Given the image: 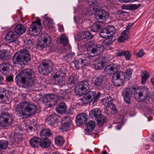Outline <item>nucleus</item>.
I'll return each mask as SVG.
<instances>
[{
    "label": "nucleus",
    "instance_id": "9b49d317",
    "mask_svg": "<svg viewBox=\"0 0 154 154\" xmlns=\"http://www.w3.org/2000/svg\"><path fill=\"white\" fill-rule=\"evenodd\" d=\"M136 88L134 86L129 87L124 90L123 92L124 100L127 103H129L131 102V98L132 94L135 92Z\"/></svg>",
    "mask_w": 154,
    "mask_h": 154
},
{
    "label": "nucleus",
    "instance_id": "49530a36",
    "mask_svg": "<svg viewBox=\"0 0 154 154\" xmlns=\"http://www.w3.org/2000/svg\"><path fill=\"white\" fill-rule=\"evenodd\" d=\"M150 76V74L148 72H146L141 76V84L143 85L144 84Z\"/></svg>",
    "mask_w": 154,
    "mask_h": 154
},
{
    "label": "nucleus",
    "instance_id": "09e8293b",
    "mask_svg": "<svg viewBox=\"0 0 154 154\" xmlns=\"http://www.w3.org/2000/svg\"><path fill=\"white\" fill-rule=\"evenodd\" d=\"M100 37L105 38L109 36L108 32H107L106 28L102 30L99 33Z\"/></svg>",
    "mask_w": 154,
    "mask_h": 154
},
{
    "label": "nucleus",
    "instance_id": "4468645a",
    "mask_svg": "<svg viewBox=\"0 0 154 154\" xmlns=\"http://www.w3.org/2000/svg\"><path fill=\"white\" fill-rule=\"evenodd\" d=\"M103 48L102 44H96L89 46L88 48V50L94 54L95 55H98L102 52Z\"/></svg>",
    "mask_w": 154,
    "mask_h": 154
},
{
    "label": "nucleus",
    "instance_id": "a18cd8bd",
    "mask_svg": "<svg viewBox=\"0 0 154 154\" xmlns=\"http://www.w3.org/2000/svg\"><path fill=\"white\" fill-rule=\"evenodd\" d=\"M12 68L9 64L7 63H3L1 65V68L4 71H7L10 68L11 69Z\"/></svg>",
    "mask_w": 154,
    "mask_h": 154
},
{
    "label": "nucleus",
    "instance_id": "de8ad7c7",
    "mask_svg": "<svg viewBox=\"0 0 154 154\" xmlns=\"http://www.w3.org/2000/svg\"><path fill=\"white\" fill-rule=\"evenodd\" d=\"M109 34L112 35L116 32V29L113 26H109L106 28Z\"/></svg>",
    "mask_w": 154,
    "mask_h": 154
},
{
    "label": "nucleus",
    "instance_id": "bb28decb",
    "mask_svg": "<svg viewBox=\"0 0 154 154\" xmlns=\"http://www.w3.org/2000/svg\"><path fill=\"white\" fill-rule=\"evenodd\" d=\"M52 135V132L48 128H44L42 129L40 132V136L42 138H47Z\"/></svg>",
    "mask_w": 154,
    "mask_h": 154
},
{
    "label": "nucleus",
    "instance_id": "a211bd4d",
    "mask_svg": "<svg viewBox=\"0 0 154 154\" xmlns=\"http://www.w3.org/2000/svg\"><path fill=\"white\" fill-rule=\"evenodd\" d=\"M109 15L107 12L104 10H101L95 15V18L97 20L100 22L105 21L108 18Z\"/></svg>",
    "mask_w": 154,
    "mask_h": 154
},
{
    "label": "nucleus",
    "instance_id": "a878e982",
    "mask_svg": "<svg viewBox=\"0 0 154 154\" xmlns=\"http://www.w3.org/2000/svg\"><path fill=\"white\" fill-rule=\"evenodd\" d=\"M71 92L63 90L59 92L58 95L59 99H69L71 97Z\"/></svg>",
    "mask_w": 154,
    "mask_h": 154
},
{
    "label": "nucleus",
    "instance_id": "8fccbe9b",
    "mask_svg": "<svg viewBox=\"0 0 154 154\" xmlns=\"http://www.w3.org/2000/svg\"><path fill=\"white\" fill-rule=\"evenodd\" d=\"M100 26L98 23H94L91 26V31L96 32L97 31L99 30L100 29Z\"/></svg>",
    "mask_w": 154,
    "mask_h": 154
},
{
    "label": "nucleus",
    "instance_id": "13d9d810",
    "mask_svg": "<svg viewBox=\"0 0 154 154\" xmlns=\"http://www.w3.org/2000/svg\"><path fill=\"white\" fill-rule=\"evenodd\" d=\"M144 54V53L143 50L141 49L137 54V56L138 57H142Z\"/></svg>",
    "mask_w": 154,
    "mask_h": 154
},
{
    "label": "nucleus",
    "instance_id": "0e129e2a",
    "mask_svg": "<svg viewBox=\"0 0 154 154\" xmlns=\"http://www.w3.org/2000/svg\"><path fill=\"white\" fill-rule=\"evenodd\" d=\"M6 79L8 82H11L13 81V77L12 76H8L7 78Z\"/></svg>",
    "mask_w": 154,
    "mask_h": 154
},
{
    "label": "nucleus",
    "instance_id": "4d7b16f0",
    "mask_svg": "<svg viewBox=\"0 0 154 154\" xmlns=\"http://www.w3.org/2000/svg\"><path fill=\"white\" fill-rule=\"evenodd\" d=\"M7 51L5 50H0V59H3L6 55Z\"/></svg>",
    "mask_w": 154,
    "mask_h": 154
},
{
    "label": "nucleus",
    "instance_id": "4c0bfd02",
    "mask_svg": "<svg viewBox=\"0 0 154 154\" xmlns=\"http://www.w3.org/2000/svg\"><path fill=\"white\" fill-rule=\"evenodd\" d=\"M78 82L77 79L75 76L69 77L68 80L67 85L70 87L73 86Z\"/></svg>",
    "mask_w": 154,
    "mask_h": 154
},
{
    "label": "nucleus",
    "instance_id": "79ce46f5",
    "mask_svg": "<svg viewBox=\"0 0 154 154\" xmlns=\"http://www.w3.org/2000/svg\"><path fill=\"white\" fill-rule=\"evenodd\" d=\"M75 92L76 95L80 96L86 93L79 85L75 88Z\"/></svg>",
    "mask_w": 154,
    "mask_h": 154
},
{
    "label": "nucleus",
    "instance_id": "3c124183",
    "mask_svg": "<svg viewBox=\"0 0 154 154\" xmlns=\"http://www.w3.org/2000/svg\"><path fill=\"white\" fill-rule=\"evenodd\" d=\"M72 122L69 116H66L62 119V123L68 124L70 125Z\"/></svg>",
    "mask_w": 154,
    "mask_h": 154
},
{
    "label": "nucleus",
    "instance_id": "603ef678",
    "mask_svg": "<svg viewBox=\"0 0 154 154\" xmlns=\"http://www.w3.org/2000/svg\"><path fill=\"white\" fill-rule=\"evenodd\" d=\"M140 6V4L138 5L129 4L128 6V7H129V10H136Z\"/></svg>",
    "mask_w": 154,
    "mask_h": 154
},
{
    "label": "nucleus",
    "instance_id": "393cba45",
    "mask_svg": "<svg viewBox=\"0 0 154 154\" xmlns=\"http://www.w3.org/2000/svg\"><path fill=\"white\" fill-rule=\"evenodd\" d=\"M116 55L120 57L124 55L126 60H128L130 59L131 54L129 51H124L123 50H120L118 51L116 53Z\"/></svg>",
    "mask_w": 154,
    "mask_h": 154
},
{
    "label": "nucleus",
    "instance_id": "ea45409f",
    "mask_svg": "<svg viewBox=\"0 0 154 154\" xmlns=\"http://www.w3.org/2000/svg\"><path fill=\"white\" fill-rule=\"evenodd\" d=\"M97 122V124L99 126H102L105 122L106 120V118L103 115H101L95 119Z\"/></svg>",
    "mask_w": 154,
    "mask_h": 154
},
{
    "label": "nucleus",
    "instance_id": "412c9836",
    "mask_svg": "<svg viewBox=\"0 0 154 154\" xmlns=\"http://www.w3.org/2000/svg\"><path fill=\"white\" fill-rule=\"evenodd\" d=\"M5 39L8 43H11L17 40V35L14 32H9L6 34Z\"/></svg>",
    "mask_w": 154,
    "mask_h": 154
},
{
    "label": "nucleus",
    "instance_id": "ddd939ff",
    "mask_svg": "<svg viewBox=\"0 0 154 154\" xmlns=\"http://www.w3.org/2000/svg\"><path fill=\"white\" fill-rule=\"evenodd\" d=\"M103 78L104 77L102 75L96 77L92 79V83L97 88L100 89H104L106 85L103 81Z\"/></svg>",
    "mask_w": 154,
    "mask_h": 154
},
{
    "label": "nucleus",
    "instance_id": "20e7f679",
    "mask_svg": "<svg viewBox=\"0 0 154 154\" xmlns=\"http://www.w3.org/2000/svg\"><path fill=\"white\" fill-rule=\"evenodd\" d=\"M2 112L0 116V126L6 127L11 125L13 119L12 115L6 112L8 109L4 105L1 106Z\"/></svg>",
    "mask_w": 154,
    "mask_h": 154
},
{
    "label": "nucleus",
    "instance_id": "c756f323",
    "mask_svg": "<svg viewBox=\"0 0 154 154\" xmlns=\"http://www.w3.org/2000/svg\"><path fill=\"white\" fill-rule=\"evenodd\" d=\"M26 30V27L22 24H17L14 29L15 32L19 35L23 34L25 32Z\"/></svg>",
    "mask_w": 154,
    "mask_h": 154
},
{
    "label": "nucleus",
    "instance_id": "b1692460",
    "mask_svg": "<svg viewBox=\"0 0 154 154\" xmlns=\"http://www.w3.org/2000/svg\"><path fill=\"white\" fill-rule=\"evenodd\" d=\"M10 96L8 91L5 89L0 88V98L5 101H9Z\"/></svg>",
    "mask_w": 154,
    "mask_h": 154
},
{
    "label": "nucleus",
    "instance_id": "6e6d98bb",
    "mask_svg": "<svg viewBox=\"0 0 154 154\" xmlns=\"http://www.w3.org/2000/svg\"><path fill=\"white\" fill-rule=\"evenodd\" d=\"M132 70L130 69H127L125 71V74L126 76V78H130L132 74Z\"/></svg>",
    "mask_w": 154,
    "mask_h": 154
},
{
    "label": "nucleus",
    "instance_id": "69168bd1",
    "mask_svg": "<svg viewBox=\"0 0 154 154\" xmlns=\"http://www.w3.org/2000/svg\"><path fill=\"white\" fill-rule=\"evenodd\" d=\"M125 13H126V12H125V11H122V10H119L117 11V14H124Z\"/></svg>",
    "mask_w": 154,
    "mask_h": 154
},
{
    "label": "nucleus",
    "instance_id": "423d86ee",
    "mask_svg": "<svg viewBox=\"0 0 154 154\" xmlns=\"http://www.w3.org/2000/svg\"><path fill=\"white\" fill-rule=\"evenodd\" d=\"M53 66L54 64L51 60L45 59L39 65L38 69L41 74L48 75L52 71Z\"/></svg>",
    "mask_w": 154,
    "mask_h": 154
},
{
    "label": "nucleus",
    "instance_id": "9d476101",
    "mask_svg": "<svg viewBox=\"0 0 154 154\" xmlns=\"http://www.w3.org/2000/svg\"><path fill=\"white\" fill-rule=\"evenodd\" d=\"M120 68V64L117 63H112L107 66L104 69V72L109 75L118 73Z\"/></svg>",
    "mask_w": 154,
    "mask_h": 154
},
{
    "label": "nucleus",
    "instance_id": "2f4dec72",
    "mask_svg": "<svg viewBox=\"0 0 154 154\" xmlns=\"http://www.w3.org/2000/svg\"><path fill=\"white\" fill-rule=\"evenodd\" d=\"M85 60L84 58L82 59L81 58L78 57L74 60L73 63L76 69H78L80 68L79 65L80 64L83 66H85L86 65V64L85 62Z\"/></svg>",
    "mask_w": 154,
    "mask_h": 154
},
{
    "label": "nucleus",
    "instance_id": "dca6fc26",
    "mask_svg": "<svg viewBox=\"0 0 154 154\" xmlns=\"http://www.w3.org/2000/svg\"><path fill=\"white\" fill-rule=\"evenodd\" d=\"M42 100L45 102H50L52 105H55L57 104V100L56 97L52 94H47L45 95Z\"/></svg>",
    "mask_w": 154,
    "mask_h": 154
},
{
    "label": "nucleus",
    "instance_id": "7ed1b4c3",
    "mask_svg": "<svg viewBox=\"0 0 154 154\" xmlns=\"http://www.w3.org/2000/svg\"><path fill=\"white\" fill-rule=\"evenodd\" d=\"M15 80L17 85L20 82L26 88H29L34 82L35 74L31 69H24L16 76Z\"/></svg>",
    "mask_w": 154,
    "mask_h": 154
},
{
    "label": "nucleus",
    "instance_id": "5701e85b",
    "mask_svg": "<svg viewBox=\"0 0 154 154\" xmlns=\"http://www.w3.org/2000/svg\"><path fill=\"white\" fill-rule=\"evenodd\" d=\"M104 61L101 58L96 59L94 62V65L95 68L97 69H100L104 66Z\"/></svg>",
    "mask_w": 154,
    "mask_h": 154
},
{
    "label": "nucleus",
    "instance_id": "cd10ccee",
    "mask_svg": "<svg viewBox=\"0 0 154 154\" xmlns=\"http://www.w3.org/2000/svg\"><path fill=\"white\" fill-rule=\"evenodd\" d=\"M88 3L90 5V8L92 10L97 11L100 8V6L98 3V0H87Z\"/></svg>",
    "mask_w": 154,
    "mask_h": 154
},
{
    "label": "nucleus",
    "instance_id": "f3484780",
    "mask_svg": "<svg viewBox=\"0 0 154 154\" xmlns=\"http://www.w3.org/2000/svg\"><path fill=\"white\" fill-rule=\"evenodd\" d=\"M64 73L61 71L57 72L56 74L54 75V78L55 80V83L56 85L62 86L63 84Z\"/></svg>",
    "mask_w": 154,
    "mask_h": 154
},
{
    "label": "nucleus",
    "instance_id": "5fc2aeb1",
    "mask_svg": "<svg viewBox=\"0 0 154 154\" xmlns=\"http://www.w3.org/2000/svg\"><path fill=\"white\" fill-rule=\"evenodd\" d=\"M61 127V128H62L63 130L66 131L69 129L70 127V125L68 124L62 123V122Z\"/></svg>",
    "mask_w": 154,
    "mask_h": 154
},
{
    "label": "nucleus",
    "instance_id": "338daca9",
    "mask_svg": "<svg viewBox=\"0 0 154 154\" xmlns=\"http://www.w3.org/2000/svg\"><path fill=\"white\" fill-rule=\"evenodd\" d=\"M128 5L129 4L126 5H123L122 6V8L124 9H127L129 10V7H128Z\"/></svg>",
    "mask_w": 154,
    "mask_h": 154
},
{
    "label": "nucleus",
    "instance_id": "4be33fe9",
    "mask_svg": "<svg viewBox=\"0 0 154 154\" xmlns=\"http://www.w3.org/2000/svg\"><path fill=\"white\" fill-rule=\"evenodd\" d=\"M89 116L92 119H95L99 117H100L101 114V111L99 108H94L92 109L89 113Z\"/></svg>",
    "mask_w": 154,
    "mask_h": 154
},
{
    "label": "nucleus",
    "instance_id": "f03ea898",
    "mask_svg": "<svg viewBox=\"0 0 154 154\" xmlns=\"http://www.w3.org/2000/svg\"><path fill=\"white\" fill-rule=\"evenodd\" d=\"M37 110V106L34 103L23 101L17 105L14 109L16 115L26 118L35 114Z\"/></svg>",
    "mask_w": 154,
    "mask_h": 154
},
{
    "label": "nucleus",
    "instance_id": "052dcab7",
    "mask_svg": "<svg viewBox=\"0 0 154 154\" xmlns=\"http://www.w3.org/2000/svg\"><path fill=\"white\" fill-rule=\"evenodd\" d=\"M129 32V31L125 29L122 32V35L123 36L126 37V36L128 34Z\"/></svg>",
    "mask_w": 154,
    "mask_h": 154
},
{
    "label": "nucleus",
    "instance_id": "e2e57ef3",
    "mask_svg": "<svg viewBox=\"0 0 154 154\" xmlns=\"http://www.w3.org/2000/svg\"><path fill=\"white\" fill-rule=\"evenodd\" d=\"M133 25V24L131 23L129 24L126 26V29L129 31L130 29L132 26Z\"/></svg>",
    "mask_w": 154,
    "mask_h": 154
},
{
    "label": "nucleus",
    "instance_id": "6e6552de",
    "mask_svg": "<svg viewBox=\"0 0 154 154\" xmlns=\"http://www.w3.org/2000/svg\"><path fill=\"white\" fill-rule=\"evenodd\" d=\"M125 79L124 73L121 71L114 73L112 78V82L116 86H120L123 85Z\"/></svg>",
    "mask_w": 154,
    "mask_h": 154
},
{
    "label": "nucleus",
    "instance_id": "0eeeda50",
    "mask_svg": "<svg viewBox=\"0 0 154 154\" xmlns=\"http://www.w3.org/2000/svg\"><path fill=\"white\" fill-rule=\"evenodd\" d=\"M149 94V89L146 87H137L134 94V97L138 101H144L147 99Z\"/></svg>",
    "mask_w": 154,
    "mask_h": 154
},
{
    "label": "nucleus",
    "instance_id": "aec40b11",
    "mask_svg": "<svg viewBox=\"0 0 154 154\" xmlns=\"http://www.w3.org/2000/svg\"><path fill=\"white\" fill-rule=\"evenodd\" d=\"M22 134L17 133L11 135L9 138L11 142L14 145L20 143L22 141L21 137Z\"/></svg>",
    "mask_w": 154,
    "mask_h": 154
},
{
    "label": "nucleus",
    "instance_id": "c85d7f7f",
    "mask_svg": "<svg viewBox=\"0 0 154 154\" xmlns=\"http://www.w3.org/2000/svg\"><path fill=\"white\" fill-rule=\"evenodd\" d=\"M86 128L85 130V133L86 134H88L87 133L91 132L94 129L95 126L94 121H90L86 124Z\"/></svg>",
    "mask_w": 154,
    "mask_h": 154
},
{
    "label": "nucleus",
    "instance_id": "39448f33",
    "mask_svg": "<svg viewBox=\"0 0 154 154\" xmlns=\"http://www.w3.org/2000/svg\"><path fill=\"white\" fill-rule=\"evenodd\" d=\"M101 93L98 92L96 95L95 91H90L85 94L81 101L83 104H88L93 102L92 104H94L95 102H97L100 97Z\"/></svg>",
    "mask_w": 154,
    "mask_h": 154
},
{
    "label": "nucleus",
    "instance_id": "473e14b6",
    "mask_svg": "<svg viewBox=\"0 0 154 154\" xmlns=\"http://www.w3.org/2000/svg\"><path fill=\"white\" fill-rule=\"evenodd\" d=\"M41 139L40 138L35 137H33L30 140V145L33 147H38L39 145Z\"/></svg>",
    "mask_w": 154,
    "mask_h": 154
},
{
    "label": "nucleus",
    "instance_id": "58836bf2",
    "mask_svg": "<svg viewBox=\"0 0 154 154\" xmlns=\"http://www.w3.org/2000/svg\"><path fill=\"white\" fill-rule=\"evenodd\" d=\"M64 142V139L63 137L61 136H57L55 138V143L58 146H63Z\"/></svg>",
    "mask_w": 154,
    "mask_h": 154
},
{
    "label": "nucleus",
    "instance_id": "774afa93",
    "mask_svg": "<svg viewBox=\"0 0 154 154\" xmlns=\"http://www.w3.org/2000/svg\"><path fill=\"white\" fill-rule=\"evenodd\" d=\"M59 32H62L64 31V28L62 26H60L59 27Z\"/></svg>",
    "mask_w": 154,
    "mask_h": 154
},
{
    "label": "nucleus",
    "instance_id": "1a4fd4ad",
    "mask_svg": "<svg viewBox=\"0 0 154 154\" xmlns=\"http://www.w3.org/2000/svg\"><path fill=\"white\" fill-rule=\"evenodd\" d=\"M42 27L41 20L38 19L36 21L32 23L29 28V32L32 35H37L41 32Z\"/></svg>",
    "mask_w": 154,
    "mask_h": 154
},
{
    "label": "nucleus",
    "instance_id": "a19ab883",
    "mask_svg": "<svg viewBox=\"0 0 154 154\" xmlns=\"http://www.w3.org/2000/svg\"><path fill=\"white\" fill-rule=\"evenodd\" d=\"M108 37V38L104 40L102 42V45L104 47H106L111 44L115 40V39L113 40L112 39L113 38V35H110Z\"/></svg>",
    "mask_w": 154,
    "mask_h": 154
},
{
    "label": "nucleus",
    "instance_id": "680f3d73",
    "mask_svg": "<svg viewBox=\"0 0 154 154\" xmlns=\"http://www.w3.org/2000/svg\"><path fill=\"white\" fill-rule=\"evenodd\" d=\"M120 2L124 3L131 2H134V0H119Z\"/></svg>",
    "mask_w": 154,
    "mask_h": 154
},
{
    "label": "nucleus",
    "instance_id": "2eb2a0df",
    "mask_svg": "<svg viewBox=\"0 0 154 154\" xmlns=\"http://www.w3.org/2000/svg\"><path fill=\"white\" fill-rule=\"evenodd\" d=\"M58 116L55 114H52L48 116L46 119V122L50 126H56L58 121Z\"/></svg>",
    "mask_w": 154,
    "mask_h": 154
},
{
    "label": "nucleus",
    "instance_id": "c03bdc74",
    "mask_svg": "<svg viewBox=\"0 0 154 154\" xmlns=\"http://www.w3.org/2000/svg\"><path fill=\"white\" fill-rule=\"evenodd\" d=\"M60 42L64 46H66L68 43L69 41L67 37L64 34L61 35L60 37Z\"/></svg>",
    "mask_w": 154,
    "mask_h": 154
},
{
    "label": "nucleus",
    "instance_id": "72a5a7b5",
    "mask_svg": "<svg viewBox=\"0 0 154 154\" xmlns=\"http://www.w3.org/2000/svg\"><path fill=\"white\" fill-rule=\"evenodd\" d=\"M66 109V105L65 103L61 102L57 106L56 109L57 112L59 114L64 113Z\"/></svg>",
    "mask_w": 154,
    "mask_h": 154
},
{
    "label": "nucleus",
    "instance_id": "6ab92c4d",
    "mask_svg": "<svg viewBox=\"0 0 154 154\" xmlns=\"http://www.w3.org/2000/svg\"><path fill=\"white\" fill-rule=\"evenodd\" d=\"M76 124L78 126L85 124L88 119V116L85 113H81L78 115L76 118Z\"/></svg>",
    "mask_w": 154,
    "mask_h": 154
},
{
    "label": "nucleus",
    "instance_id": "864d4df0",
    "mask_svg": "<svg viewBox=\"0 0 154 154\" xmlns=\"http://www.w3.org/2000/svg\"><path fill=\"white\" fill-rule=\"evenodd\" d=\"M83 38H85L87 39H90L92 38L93 37V35L90 32H89L86 31H85L83 35Z\"/></svg>",
    "mask_w": 154,
    "mask_h": 154
},
{
    "label": "nucleus",
    "instance_id": "f8f14e48",
    "mask_svg": "<svg viewBox=\"0 0 154 154\" xmlns=\"http://www.w3.org/2000/svg\"><path fill=\"white\" fill-rule=\"evenodd\" d=\"M42 41L38 42L37 47L41 48L48 47L50 45L51 42L50 36L47 34L42 35Z\"/></svg>",
    "mask_w": 154,
    "mask_h": 154
},
{
    "label": "nucleus",
    "instance_id": "37998d69",
    "mask_svg": "<svg viewBox=\"0 0 154 154\" xmlns=\"http://www.w3.org/2000/svg\"><path fill=\"white\" fill-rule=\"evenodd\" d=\"M8 145V141L5 140H0V150H5Z\"/></svg>",
    "mask_w": 154,
    "mask_h": 154
},
{
    "label": "nucleus",
    "instance_id": "c9c22d12",
    "mask_svg": "<svg viewBox=\"0 0 154 154\" xmlns=\"http://www.w3.org/2000/svg\"><path fill=\"white\" fill-rule=\"evenodd\" d=\"M44 139L41 140L39 145L42 148H45L49 147L51 144V141L48 138H44Z\"/></svg>",
    "mask_w": 154,
    "mask_h": 154
},
{
    "label": "nucleus",
    "instance_id": "f257e3e1",
    "mask_svg": "<svg viewBox=\"0 0 154 154\" xmlns=\"http://www.w3.org/2000/svg\"><path fill=\"white\" fill-rule=\"evenodd\" d=\"M24 48L16 52L13 57V62L14 64H20L21 66L26 65L30 60V55L27 50L31 48L32 43L31 40L25 41Z\"/></svg>",
    "mask_w": 154,
    "mask_h": 154
},
{
    "label": "nucleus",
    "instance_id": "f704fd0d",
    "mask_svg": "<svg viewBox=\"0 0 154 154\" xmlns=\"http://www.w3.org/2000/svg\"><path fill=\"white\" fill-rule=\"evenodd\" d=\"M112 100L111 97L110 96L106 97L102 99L101 101V103L106 106H111L112 105H114L112 103Z\"/></svg>",
    "mask_w": 154,
    "mask_h": 154
},
{
    "label": "nucleus",
    "instance_id": "bf43d9fd",
    "mask_svg": "<svg viewBox=\"0 0 154 154\" xmlns=\"http://www.w3.org/2000/svg\"><path fill=\"white\" fill-rule=\"evenodd\" d=\"M126 39V37L122 35L119 38L118 41L120 42H124Z\"/></svg>",
    "mask_w": 154,
    "mask_h": 154
},
{
    "label": "nucleus",
    "instance_id": "7c9ffc66",
    "mask_svg": "<svg viewBox=\"0 0 154 154\" xmlns=\"http://www.w3.org/2000/svg\"><path fill=\"white\" fill-rule=\"evenodd\" d=\"M117 110L114 105H112V106H107L106 107L103 113L108 116H111L112 114H115Z\"/></svg>",
    "mask_w": 154,
    "mask_h": 154
},
{
    "label": "nucleus",
    "instance_id": "e433bc0d",
    "mask_svg": "<svg viewBox=\"0 0 154 154\" xmlns=\"http://www.w3.org/2000/svg\"><path fill=\"white\" fill-rule=\"evenodd\" d=\"M84 91L86 93L89 89V85L88 82L86 81L80 82L78 84Z\"/></svg>",
    "mask_w": 154,
    "mask_h": 154
}]
</instances>
